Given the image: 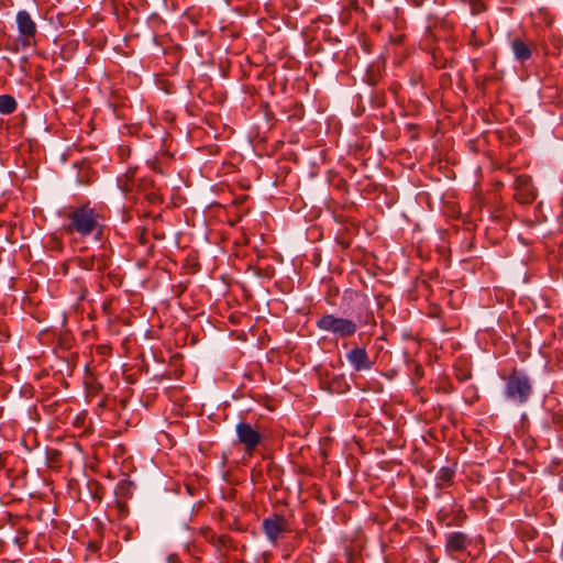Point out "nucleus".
I'll use <instances>...</instances> for the list:
<instances>
[{
  "label": "nucleus",
  "mask_w": 563,
  "mask_h": 563,
  "mask_svg": "<svg viewBox=\"0 0 563 563\" xmlns=\"http://www.w3.org/2000/svg\"><path fill=\"white\" fill-rule=\"evenodd\" d=\"M62 217L65 220L63 228L67 234L87 238L99 236L103 231L104 217L101 210L92 207L90 202L68 206L63 209Z\"/></svg>",
  "instance_id": "f257e3e1"
},
{
  "label": "nucleus",
  "mask_w": 563,
  "mask_h": 563,
  "mask_svg": "<svg viewBox=\"0 0 563 563\" xmlns=\"http://www.w3.org/2000/svg\"><path fill=\"white\" fill-rule=\"evenodd\" d=\"M500 377L505 380L501 390L505 400L515 405H522L528 401L532 393V385L525 373L512 369L508 375L500 374Z\"/></svg>",
  "instance_id": "f03ea898"
},
{
  "label": "nucleus",
  "mask_w": 563,
  "mask_h": 563,
  "mask_svg": "<svg viewBox=\"0 0 563 563\" xmlns=\"http://www.w3.org/2000/svg\"><path fill=\"white\" fill-rule=\"evenodd\" d=\"M316 325L323 332L331 333L335 339H347L353 336L358 325L352 318H343L333 313H327L316 321Z\"/></svg>",
  "instance_id": "7ed1b4c3"
},
{
  "label": "nucleus",
  "mask_w": 563,
  "mask_h": 563,
  "mask_svg": "<svg viewBox=\"0 0 563 563\" xmlns=\"http://www.w3.org/2000/svg\"><path fill=\"white\" fill-rule=\"evenodd\" d=\"M262 530L272 545H277L283 533L289 530L287 519L279 514H272L262 521Z\"/></svg>",
  "instance_id": "20e7f679"
},
{
  "label": "nucleus",
  "mask_w": 563,
  "mask_h": 563,
  "mask_svg": "<svg viewBox=\"0 0 563 563\" xmlns=\"http://www.w3.org/2000/svg\"><path fill=\"white\" fill-rule=\"evenodd\" d=\"M238 441L243 445L245 453L253 454L257 445L262 442L260 431L249 422L241 421L235 427Z\"/></svg>",
  "instance_id": "39448f33"
},
{
  "label": "nucleus",
  "mask_w": 563,
  "mask_h": 563,
  "mask_svg": "<svg viewBox=\"0 0 563 563\" xmlns=\"http://www.w3.org/2000/svg\"><path fill=\"white\" fill-rule=\"evenodd\" d=\"M514 198L518 202L531 203L537 198V190L531 183V178L526 175L517 176L514 181Z\"/></svg>",
  "instance_id": "423d86ee"
},
{
  "label": "nucleus",
  "mask_w": 563,
  "mask_h": 563,
  "mask_svg": "<svg viewBox=\"0 0 563 563\" xmlns=\"http://www.w3.org/2000/svg\"><path fill=\"white\" fill-rule=\"evenodd\" d=\"M15 21L22 44L30 45L37 33L36 23L25 10H20L16 13Z\"/></svg>",
  "instance_id": "0eeeda50"
},
{
  "label": "nucleus",
  "mask_w": 563,
  "mask_h": 563,
  "mask_svg": "<svg viewBox=\"0 0 563 563\" xmlns=\"http://www.w3.org/2000/svg\"><path fill=\"white\" fill-rule=\"evenodd\" d=\"M345 357L355 372L369 371L374 366V361L369 358L364 347H353L346 353Z\"/></svg>",
  "instance_id": "6e6552de"
},
{
  "label": "nucleus",
  "mask_w": 563,
  "mask_h": 563,
  "mask_svg": "<svg viewBox=\"0 0 563 563\" xmlns=\"http://www.w3.org/2000/svg\"><path fill=\"white\" fill-rule=\"evenodd\" d=\"M470 544L471 540L464 532L455 531L446 536L445 549L450 554L460 553Z\"/></svg>",
  "instance_id": "1a4fd4ad"
},
{
  "label": "nucleus",
  "mask_w": 563,
  "mask_h": 563,
  "mask_svg": "<svg viewBox=\"0 0 563 563\" xmlns=\"http://www.w3.org/2000/svg\"><path fill=\"white\" fill-rule=\"evenodd\" d=\"M495 231L497 230V225L500 228V231L505 232L508 224L511 222V216L510 212H508L504 207H500L495 201ZM499 236L495 235V244L497 243V240Z\"/></svg>",
  "instance_id": "9d476101"
},
{
  "label": "nucleus",
  "mask_w": 563,
  "mask_h": 563,
  "mask_svg": "<svg viewBox=\"0 0 563 563\" xmlns=\"http://www.w3.org/2000/svg\"><path fill=\"white\" fill-rule=\"evenodd\" d=\"M511 49L515 54L516 59L526 62L531 57V49L529 46L519 37H516L511 42Z\"/></svg>",
  "instance_id": "9b49d317"
},
{
  "label": "nucleus",
  "mask_w": 563,
  "mask_h": 563,
  "mask_svg": "<svg viewBox=\"0 0 563 563\" xmlns=\"http://www.w3.org/2000/svg\"><path fill=\"white\" fill-rule=\"evenodd\" d=\"M16 101L11 95L0 96V113L11 114L16 110Z\"/></svg>",
  "instance_id": "f8f14e48"
},
{
  "label": "nucleus",
  "mask_w": 563,
  "mask_h": 563,
  "mask_svg": "<svg viewBox=\"0 0 563 563\" xmlns=\"http://www.w3.org/2000/svg\"><path fill=\"white\" fill-rule=\"evenodd\" d=\"M454 475H455V471L452 467L444 466V467H441L438 473V481L442 485H446V484L452 483Z\"/></svg>",
  "instance_id": "ddd939ff"
},
{
  "label": "nucleus",
  "mask_w": 563,
  "mask_h": 563,
  "mask_svg": "<svg viewBox=\"0 0 563 563\" xmlns=\"http://www.w3.org/2000/svg\"><path fill=\"white\" fill-rule=\"evenodd\" d=\"M118 184H119L121 191L124 195H126L131 190L132 186L130 185V178L128 175H125L124 178H119Z\"/></svg>",
  "instance_id": "4468645a"
},
{
  "label": "nucleus",
  "mask_w": 563,
  "mask_h": 563,
  "mask_svg": "<svg viewBox=\"0 0 563 563\" xmlns=\"http://www.w3.org/2000/svg\"><path fill=\"white\" fill-rule=\"evenodd\" d=\"M474 507L482 509L485 514H488V500L485 498H478L477 500H474Z\"/></svg>",
  "instance_id": "2eb2a0df"
},
{
  "label": "nucleus",
  "mask_w": 563,
  "mask_h": 563,
  "mask_svg": "<svg viewBox=\"0 0 563 563\" xmlns=\"http://www.w3.org/2000/svg\"><path fill=\"white\" fill-rule=\"evenodd\" d=\"M96 351L98 354L106 356L110 354L111 347L109 345L101 344L97 346Z\"/></svg>",
  "instance_id": "dca6fc26"
},
{
  "label": "nucleus",
  "mask_w": 563,
  "mask_h": 563,
  "mask_svg": "<svg viewBox=\"0 0 563 563\" xmlns=\"http://www.w3.org/2000/svg\"><path fill=\"white\" fill-rule=\"evenodd\" d=\"M213 539H217V545H223L224 544V540H225V536H220V537H212V543H214Z\"/></svg>",
  "instance_id": "f3484780"
},
{
  "label": "nucleus",
  "mask_w": 563,
  "mask_h": 563,
  "mask_svg": "<svg viewBox=\"0 0 563 563\" xmlns=\"http://www.w3.org/2000/svg\"><path fill=\"white\" fill-rule=\"evenodd\" d=\"M504 186V180H500V179H495V184H494V187H495V192L498 190L499 187Z\"/></svg>",
  "instance_id": "a211bd4d"
},
{
  "label": "nucleus",
  "mask_w": 563,
  "mask_h": 563,
  "mask_svg": "<svg viewBox=\"0 0 563 563\" xmlns=\"http://www.w3.org/2000/svg\"><path fill=\"white\" fill-rule=\"evenodd\" d=\"M5 459L0 454V471L4 467Z\"/></svg>",
  "instance_id": "6ab92c4d"
},
{
  "label": "nucleus",
  "mask_w": 563,
  "mask_h": 563,
  "mask_svg": "<svg viewBox=\"0 0 563 563\" xmlns=\"http://www.w3.org/2000/svg\"><path fill=\"white\" fill-rule=\"evenodd\" d=\"M498 560H499V561L508 562V558H507V555L498 556Z\"/></svg>",
  "instance_id": "aec40b11"
},
{
  "label": "nucleus",
  "mask_w": 563,
  "mask_h": 563,
  "mask_svg": "<svg viewBox=\"0 0 563 563\" xmlns=\"http://www.w3.org/2000/svg\"><path fill=\"white\" fill-rule=\"evenodd\" d=\"M498 343H497V340L495 339V343H494V346L495 349L497 347Z\"/></svg>",
  "instance_id": "412c9836"
},
{
  "label": "nucleus",
  "mask_w": 563,
  "mask_h": 563,
  "mask_svg": "<svg viewBox=\"0 0 563 563\" xmlns=\"http://www.w3.org/2000/svg\"><path fill=\"white\" fill-rule=\"evenodd\" d=\"M494 134L499 136V132L498 131H494Z\"/></svg>",
  "instance_id": "4be33fe9"
}]
</instances>
